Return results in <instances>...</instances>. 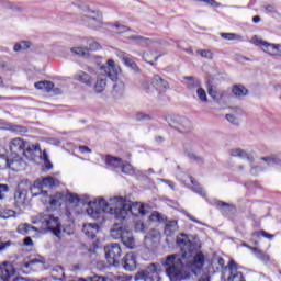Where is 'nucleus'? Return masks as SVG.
<instances>
[{
    "instance_id": "f257e3e1",
    "label": "nucleus",
    "mask_w": 281,
    "mask_h": 281,
    "mask_svg": "<svg viewBox=\"0 0 281 281\" xmlns=\"http://www.w3.org/2000/svg\"><path fill=\"white\" fill-rule=\"evenodd\" d=\"M176 243L181 250V256L170 255L162 263L170 281H184L196 276L205 265V256L199 251L196 244L187 234L177 236Z\"/></svg>"
},
{
    "instance_id": "f03ea898",
    "label": "nucleus",
    "mask_w": 281,
    "mask_h": 281,
    "mask_svg": "<svg viewBox=\"0 0 281 281\" xmlns=\"http://www.w3.org/2000/svg\"><path fill=\"white\" fill-rule=\"evenodd\" d=\"M88 214L92 218H100V214H111L116 221H126L128 216H146V206L142 202L128 203L122 196H114L106 202V200L99 198L89 202Z\"/></svg>"
},
{
    "instance_id": "7ed1b4c3",
    "label": "nucleus",
    "mask_w": 281,
    "mask_h": 281,
    "mask_svg": "<svg viewBox=\"0 0 281 281\" xmlns=\"http://www.w3.org/2000/svg\"><path fill=\"white\" fill-rule=\"evenodd\" d=\"M99 69L101 71V76L105 77H98L97 82L94 85V92L103 93L106 89V78L112 80V82H117L120 67L115 65V61L113 59H109L106 61V65H101Z\"/></svg>"
},
{
    "instance_id": "20e7f679",
    "label": "nucleus",
    "mask_w": 281,
    "mask_h": 281,
    "mask_svg": "<svg viewBox=\"0 0 281 281\" xmlns=\"http://www.w3.org/2000/svg\"><path fill=\"white\" fill-rule=\"evenodd\" d=\"M34 223L44 232H52L56 238H63V225L58 216H54L49 213H40Z\"/></svg>"
},
{
    "instance_id": "39448f33",
    "label": "nucleus",
    "mask_w": 281,
    "mask_h": 281,
    "mask_svg": "<svg viewBox=\"0 0 281 281\" xmlns=\"http://www.w3.org/2000/svg\"><path fill=\"white\" fill-rule=\"evenodd\" d=\"M60 186V180L56 179L52 176L44 177L42 179H37L34 181L33 186L31 187V194L32 196H47V190H54V188H58Z\"/></svg>"
},
{
    "instance_id": "423d86ee",
    "label": "nucleus",
    "mask_w": 281,
    "mask_h": 281,
    "mask_svg": "<svg viewBox=\"0 0 281 281\" xmlns=\"http://www.w3.org/2000/svg\"><path fill=\"white\" fill-rule=\"evenodd\" d=\"M110 234L114 240H122L123 245L127 249H135L137 244L135 243V237H133V232L124 228L122 224H114L110 231Z\"/></svg>"
},
{
    "instance_id": "0eeeda50",
    "label": "nucleus",
    "mask_w": 281,
    "mask_h": 281,
    "mask_svg": "<svg viewBox=\"0 0 281 281\" xmlns=\"http://www.w3.org/2000/svg\"><path fill=\"white\" fill-rule=\"evenodd\" d=\"M82 25H87L92 30H100L104 22L102 21V12L91 10L89 7L81 8V19Z\"/></svg>"
},
{
    "instance_id": "6e6552de",
    "label": "nucleus",
    "mask_w": 281,
    "mask_h": 281,
    "mask_svg": "<svg viewBox=\"0 0 281 281\" xmlns=\"http://www.w3.org/2000/svg\"><path fill=\"white\" fill-rule=\"evenodd\" d=\"M25 146H27V140L21 137H16L10 140V156L14 160V165L23 168V153H25Z\"/></svg>"
},
{
    "instance_id": "1a4fd4ad",
    "label": "nucleus",
    "mask_w": 281,
    "mask_h": 281,
    "mask_svg": "<svg viewBox=\"0 0 281 281\" xmlns=\"http://www.w3.org/2000/svg\"><path fill=\"white\" fill-rule=\"evenodd\" d=\"M166 120L169 126L175 128L178 133H182L183 135L192 133V121H190L188 117L173 115L167 117Z\"/></svg>"
},
{
    "instance_id": "9d476101",
    "label": "nucleus",
    "mask_w": 281,
    "mask_h": 281,
    "mask_svg": "<svg viewBox=\"0 0 281 281\" xmlns=\"http://www.w3.org/2000/svg\"><path fill=\"white\" fill-rule=\"evenodd\" d=\"M105 258L111 267L120 266V258H122V247L120 244H110L104 247Z\"/></svg>"
},
{
    "instance_id": "9b49d317",
    "label": "nucleus",
    "mask_w": 281,
    "mask_h": 281,
    "mask_svg": "<svg viewBox=\"0 0 281 281\" xmlns=\"http://www.w3.org/2000/svg\"><path fill=\"white\" fill-rule=\"evenodd\" d=\"M41 155H43V151L41 150V144H32L26 142L22 157H25L29 161H35L36 157H41Z\"/></svg>"
},
{
    "instance_id": "f8f14e48",
    "label": "nucleus",
    "mask_w": 281,
    "mask_h": 281,
    "mask_svg": "<svg viewBox=\"0 0 281 281\" xmlns=\"http://www.w3.org/2000/svg\"><path fill=\"white\" fill-rule=\"evenodd\" d=\"M65 201H67V196L63 192H57L53 195H49L48 201H47L48 212H55V210H58V207H60V205H63V203H65Z\"/></svg>"
},
{
    "instance_id": "ddd939ff",
    "label": "nucleus",
    "mask_w": 281,
    "mask_h": 281,
    "mask_svg": "<svg viewBox=\"0 0 281 281\" xmlns=\"http://www.w3.org/2000/svg\"><path fill=\"white\" fill-rule=\"evenodd\" d=\"M121 265L125 271H135L137 269V256L135 252H127L123 257Z\"/></svg>"
},
{
    "instance_id": "4468645a",
    "label": "nucleus",
    "mask_w": 281,
    "mask_h": 281,
    "mask_svg": "<svg viewBox=\"0 0 281 281\" xmlns=\"http://www.w3.org/2000/svg\"><path fill=\"white\" fill-rule=\"evenodd\" d=\"M7 168H10L14 172H19L21 170V167L14 164L12 156L0 154V170H7Z\"/></svg>"
},
{
    "instance_id": "2eb2a0df",
    "label": "nucleus",
    "mask_w": 281,
    "mask_h": 281,
    "mask_svg": "<svg viewBox=\"0 0 281 281\" xmlns=\"http://www.w3.org/2000/svg\"><path fill=\"white\" fill-rule=\"evenodd\" d=\"M261 49L269 54V56L281 57V44H271L269 42L260 41Z\"/></svg>"
},
{
    "instance_id": "dca6fc26",
    "label": "nucleus",
    "mask_w": 281,
    "mask_h": 281,
    "mask_svg": "<svg viewBox=\"0 0 281 281\" xmlns=\"http://www.w3.org/2000/svg\"><path fill=\"white\" fill-rule=\"evenodd\" d=\"M151 85L157 91H159V93H164L170 89L168 81L164 80L159 75L154 76Z\"/></svg>"
},
{
    "instance_id": "f3484780",
    "label": "nucleus",
    "mask_w": 281,
    "mask_h": 281,
    "mask_svg": "<svg viewBox=\"0 0 281 281\" xmlns=\"http://www.w3.org/2000/svg\"><path fill=\"white\" fill-rule=\"evenodd\" d=\"M74 80L86 85V87H91V85H93V79L91 76L82 70H79L74 75Z\"/></svg>"
},
{
    "instance_id": "a211bd4d",
    "label": "nucleus",
    "mask_w": 281,
    "mask_h": 281,
    "mask_svg": "<svg viewBox=\"0 0 281 281\" xmlns=\"http://www.w3.org/2000/svg\"><path fill=\"white\" fill-rule=\"evenodd\" d=\"M228 155L231 157H239V159H247L249 164H254V156H249L245 149L241 148H233L228 150Z\"/></svg>"
},
{
    "instance_id": "6ab92c4d",
    "label": "nucleus",
    "mask_w": 281,
    "mask_h": 281,
    "mask_svg": "<svg viewBox=\"0 0 281 281\" xmlns=\"http://www.w3.org/2000/svg\"><path fill=\"white\" fill-rule=\"evenodd\" d=\"M105 165L111 168V170H120V168H122L123 165V160L122 158L119 157H114L111 155L105 156Z\"/></svg>"
},
{
    "instance_id": "aec40b11",
    "label": "nucleus",
    "mask_w": 281,
    "mask_h": 281,
    "mask_svg": "<svg viewBox=\"0 0 281 281\" xmlns=\"http://www.w3.org/2000/svg\"><path fill=\"white\" fill-rule=\"evenodd\" d=\"M183 80H186V86L189 91H195L196 89L201 88V80H199L196 77L184 76Z\"/></svg>"
},
{
    "instance_id": "412c9836",
    "label": "nucleus",
    "mask_w": 281,
    "mask_h": 281,
    "mask_svg": "<svg viewBox=\"0 0 281 281\" xmlns=\"http://www.w3.org/2000/svg\"><path fill=\"white\" fill-rule=\"evenodd\" d=\"M215 205L220 207L221 212L224 214H234L236 212V206H234V204L223 202L221 200H217Z\"/></svg>"
},
{
    "instance_id": "4be33fe9",
    "label": "nucleus",
    "mask_w": 281,
    "mask_h": 281,
    "mask_svg": "<svg viewBox=\"0 0 281 281\" xmlns=\"http://www.w3.org/2000/svg\"><path fill=\"white\" fill-rule=\"evenodd\" d=\"M125 85L122 81L116 82L113 86L112 95L115 100L124 98Z\"/></svg>"
},
{
    "instance_id": "5701e85b",
    "label": "nucleus",
    "mask_w": 281,
    "mask_h": 281,
    "mask_svg": "<svg viewBox=\"0 0 281 281\" xmlns=\"http://www.w3.org/2000/svg\"><path fill=\"white\" fill-rule=\"evenodd\" d=\"M178 229H179V225L177 224V221L167 222L165 225V236H168V237L175 236Z\"/></svg>"
},
{
    "instance_id": "b1692460",
    "label": "nucleus",
    "mask_w": 281,
    "mask_h": 281,
    "mask_svg": "<svg viewBox=\"0 0 281 281\" xmlns=\"http://www.w3.org/2000/svg\"><path fill=\"white\" fill-rule=\"evenodd\" d=\"M159 278V274H150L148 272H137L134 280L135 281H139V280H144V281H157V279Z\"/></svg>"
},
{
    "instance_id": "393cba45",
    "label": "nucleus",
    "mask_w": 281,
    "mask_h": 281,
    "mask_svg": "<svg viewBox=\"0 0 281 281\" xmlns=\"http://www.w3.org/2000/svg\"><path fill=\"white\" fill-rule=\"evenodd\" d=\"M232 91L235 98H243L249 93V90H247V88H245L243 85H235Z\"/></svg>"
},
{
    "instance_id": "a878e982",
    "label": "nucleus",
    "mask_w": 281,
    "mask_h": 281,
    "mask_svg": "<svg viewBox=\"0 0 281 281\" xmlns=\"http://www.w3.org/2000/svg\"><path fill=\"white\" fill-rule=\"evenodd\" d=\"M36 227L32 226L31 224L24 223L20 224L16 228L18 234H22L23 236H27L31 232H34Z\"/></svg>"
},
{
    "instance_id": "bb28decb",
    "label": "nucleus",
    "mask_w": 281,
    "mask_h": 281,
    "mask_svg": "<svg viewBox=\"0 0 281 281\" xmlns=\"http://www.w3.org/2000/svg\"><path fill=\"white\" fill-rule=\"evenodd\" d=\"M108 25H110V27H114L113 32H115V34H124L125 32H131V27L120 22H116L114 24H108Z\"/></svg>"
},
{
    "instance_id": "cd10ccee",
    "label": "nucleus",
    "mask_w": 281,
    "mask_h": 281,
    "mask_svg": "<svg viewBox=\"0 0 281 281\" xmlns=\"http://www.w3.org/2000/svg\"><path fill=\"white\" fill-rule=\"evenodd\" d=\"M190 181L192 183L191 190L193 192H195L196 194H199L200 196H206V192L205 189H203L201 187V184H199V182H196L195 180L192 179V177H190Z\"/></svg>"
},
{
    "instance_id": "c85d7f7f",
    "label": "nucleus",
    "mask_w": 281,
    "mask_h": 281,
    "mask_svg": "<svg viewBox=\"0 0 281 281\" xmlns=\"http://www.w3.org/2000/svg\"><path fill=\"white\" fill-rule=\"evenodd\" d=\"M128 41H134L135 43H138V45H150L151 43L150 38L142 35H132L128 37Z\"/></svg>"
},
{
    "instance_id": "c756f323",
    "label": "nucleus",
    "mask_w": 281,
    "mask_h": 281,
    "mask_svg": "<svg viewBox=\"0 0 281 281\" xmlns=\"http://www.w3.org/2000/svg\"><path fill=\"white\" fill-rule=\"evenodd\" d=\"M160 269H161V266H159V263H151L147 267L146 270H143V273H149L151 276H159Z\"/></svg>"
},
{
    "instance_id": "7c9ffc66",
    "label": "nucleus",
    "mask_w": 281,
    "mask_h": 281,
    "mask_svg": "<svg viewBox=\"0 0 281 281\" xmlns=\"http://www.w3.org/2000/svg\"><path fill=\"white\" fill-rule=\"evenodd\" d=\"M161 238V233H159L157 229H150L147 233V236H145V240H153L154 243L159 240Z\"/></svg>"
},
{
    "instance_id": "2f4dec72",
    "label": "nucleus",
    "mask_w": 281,
    "mask_h": 281,
    "mask_svg": "<svg viewBox=\"0 0 281 281\" xmlns=\"http://www.w3.org/2000/svg\"><path fill=\"white\" fill-rule=\"evenodd\" d=\"M32 46V43L27 42V41H22L19 42L14 45L13 49L14 52H25V49H30V47Z\"/></svg>"
},
{
    "instance_id": "473e14b6",
    "label": "nucleus",
    "mask_w": 281,
    "mask_h": 281,
    "mask_svg": "<svg viewBox=\"0 0 281 281\" xmlns=\"http://www.w3.org/2000/svg\"><path fill=\"white\" fill-rule=\"evenodd\" d=\"M261 161H265L267 166H278L281 164V160L276 156L261 157Z\"/></svg>"
},
{
    "instance_id": "72a5a7b5",
    "label": "nucleus",
    "mask_w": 281,
    "mask_h": 281,
    "mask_svg": "<svg viewBox=\"0 0 281 281\" xmlns=\"http://www.w3.org/2000/svg\"><path fill=\"white\" fill-rule=\"evenodd\" d=\"M9 131H11V133H16V135H24V133H27V127L22 125H10Z\"/></svg>"
},
{
    "instance_id": "f704fd0d",
    "label": "nucleus",
    "mask_w": 281,
    "mask_h": 281,
    "mask_svg": "<svg viewBox=\"0 0 281 281\" xmlns=\"http://www.w3.org/2000/svg\"><path fill=\"white\" fill-rule=\"evenodd\" d=\"M71 52L77 56H81L82 58H89V48L75 47L71 48Z\"/></svg>"
},
{
    "instance_id": "c9c22d12",
    "label": "nucleus",
    "mask_w": 281,
    "mask_h": 281,
    "mask_svg": "<svg viewBox=\"0 0 281 281\" xmlns=\"http://www.w3.org/2000/svg\"><path fill=\"white\" fill-rule=\"evenodd\" d=\"M16 216V212L14 210H10V209H4L0 211V218H12Z\"/></svg>"
},
{
    "instance_id": "e433bc0d",
    "label": "nucleus",
    "mask_w": 281,
    "mask_h": 281,
    "mask_svg": "<svg viewBox=\"0 0 281 281\" xmlns=\"http://www.w3.org/2000/svg\"><path fill=\"white\" fill-rule=\"evenodd\" d=\"M123 172V175L133 176L135 175V169H133V166L131 164H124L119 168Z\"/></svg>"
},
{
    "instance_id": "4c0bfd02",
    "label": "nucleus",
    "mask_w": 281,
    "mask_h": 281,
    "mask_svg": "<svg viewBox=\"0 0 281 281\" xmlns=\"http://www.w3.org/2000/svg\"><path fill=\"white\" fill-rule=\"evenodd\" d=\"M251 251L259 258V260H263V262H269V256H267L260 248H251Z\"/></svg>"
},
{
    "instance_id": "58836bf2",
    "label": "nucleus",
    "mask_w": 281,
    "mask_h": 281,
    "mask_svg": "<svg viewBox=\"0 0 281 281\" xmlns=\"http://www.w3.org/2000/svg\"><path fill=\"white\" fill-rule=\"evenodd\" d=\"M196 54H199V56H201L202 58H206L207 60H212L214 58V53L209 49H198Z\"/></svg>"
},
{
    "instance_id": "ea45409f",
    "label": "nucleus",
    "mask_w": 281,
    "mask_h": 281,
    "mask_svg": "<svg viewBox=\"0 0 281 281\" xmlns=\"http://www.w3.org/2000/svg\"><path fill=\"white\" fill-rule=\"evenodd\" d=\"M148 227H149V223L146 222H137L135 225V229L136 232H140V234H146V232H148Z\"/></svg>"
},
{
    "instance_id": "a19ab883",
    "label": "nucleus",
    "mask_w": 281,
    "mask_h": 281,
    "mask_svg": "<svg viewBox=\"0 0 281 281\" xmlns=\"http://www.w3.org/2000/svg\"><path fill=\"white\" fill-rule=\"evenodd\" d=\"M220 36L224 38V41H236L240 40V35L236 33H220Z\"/></svg>"
},
{
    "instance_id": "79ce46f5",
    "label": "nucleus",
    "mask_w": 281,
    "mask_h": 281,
    "mask_svg": "<svg viewBox=\"0 0 281 281\" xmlns=\"http://www.w3.org/2000/svg\"><path fill=\"white\" fill-rule=\"evenodd\" d=\"M196 95H198L199 100H201L202 102H204V103L207 102V92H205V89L198 88Z\"/></svg>"
},
{
    "instance_id": "37998d69",
    "label": "nucleus",
    "mask_w": 281,
    "mask_h": 281,
    "mask_svg": "<svg viewBox=\"0 0 281 281\" xmlns=\"http://www.w3.org/2000/svg\"><path fill=\"white\" fill-rule=\"evenodd\" d=\"M134 117H135L136 122H146V121L150 120V115H148L144 112H137Z\"/></svg>"
},
{
    "instance_id": "c03bdc74",
    "label": "nucleus",
    "mask_w": 281,
    "mask_h": 281,
    "mask_svg": "<svg viewBox=\"0 0 281 281\" xmlns=\"http://www.w3.org/2000/svg\"><path fill=\"white\" fill-rule=\"evenodd\" d=\"M88 280L89 281H109V278L104 276L95 274L92 272L90 276H88Z\"/></svg>"
},
{
    "instance_id": "a18cd8bd",
    "label": "nucleus",
    "mask_w": 281,
    "mask_h": 281,
    "mask_svg": "<svg viewBox=\"0 0 281 281\" xmlns=\"http://www.w3.org/2000/svg\"><path fill=\"white\" fill-rule=\"evenodd\" d=\"M122 60L124 63V65H126V67H131V69H137V64L135 61H133V59L123 56Z\"/></svg>"
},
{
    "instance_id": "49530a36",
    "label": "nucleus",
    "mask_w": 281,
    "mask_h": 281,
    "mask_svg": "<svg viewBox=\"0 0 281 281\" xmlns=\"http://www.w3.org/2000/svg\"><path fill=\"white\" fill-rule=\"evenodd\" d=\"M266 14H279L278 9H276V5L273 4H267L263 7Z\"/></svg>"
},
{
    "instance_id": "de8ad7c7",
    "label": "nucleus",
    "mask_w": 281,
    "mask_h": 281,
    "mask_svg": "<svg viewBox=\"0 0 281 281\" xmlns=\"http://www.w3.org/2000/svg\"><path fill=\"white\" fill-rule=\"evenodd\" d=\"M225 117L227 122L234 124L235 126H238L240 124V120H238V117H236L234 114H226Z\"/></svg>"
},
{
    "instance_id": "09e8293b",
    "label": "nucleus",
    "mask_w": 281,
    "mask_h": 281,
    "mask_svg": "<svg viewBox=\"0 0 281 281\" xmlns=\"http://www.w3.org/2000/svg\"><path fill=\"white\" fill-rule=\"evenodd\" d=\"M252 236H257V237L263 236V238H269V240H272V238H274V235H271L265 231L255 232L252 233Z\"/></svg>"
},
{
    "instance_id": "8fccbe9b",
    "label": "nucleus",
    "mask_w": 281,
    "mask_h": 281,
    "mask_svg": "<svg viewBox=\"0 0 281 281\" xmlns=\"http://www.w3.org/2000/svg\"><path fill=\"white\" fill-rule=\"evenodd\" d=\"M7 192H10V187H8V184H0V201H3V199H5Z\"/></svg>"
},
{
    "instance_id": "3c124183",
    "label": "nucleus",
    "mask_w": 281,
    "mask_h": 281,
    "mask_svg": "<svg viewBox=\"0 0 281 281\" xmlns=\"http://www.w3.org/2000/svg\"><path fill=\"white\" fill-rule=\"evenodd\" d=\"M66 201H69V203H78L80 201V198H78V194L74 193H67L65 194Z\"/></svg>"
},
{
    "instance_id": "603ef678",
    "label": "nucleus",
    "mask_w": 281,
    "mask_h": 281,
    "mask_svg": "<svg viewBox=\"0 0 281 281\" xmlns=\"http://www.w3.org/2000/svg\"><path fill=\"white\" fill-rule=\"evenodd\" d=\"M153 56H155V53L148 52L143 54V58L145 63H148L149 65H155V61H153Z\"/></svg>"
},
{
    "instance_id": "864d4df0",
    "label": "nucleus",
    "mask_w": 281,
    "mask_h": 281,
    "mask_svg": "<svg viewBox=\"0 0 281 281\" xmlns=\"http://www.w3.org/2000/svg\"><path fill=\"white\" fill-rule=\"evenodd\" d=\"M228 281H245V279L243 278V272H236L234 274H231L228 277Z\"/></svg>"
},
{
    "instance_id": "5fc2aeb1",
    "label": "nucleus",
    "mask_w": 281,
    "mask_h": 281,
    "mask_svg": "<svg viewBox=\"0 0 281 281\" xmlns=\"http://www.w3.org/2000/svg\"><path fill=\"white\" fill-rule=\"evenodd\" d=\"M189 159H192V161H195L196 164H203V157L198 156L194 153H188Z\"/></svg>"
},
{
    "instance_id": "6e6d98bb",
    "label": "nucleus",
    "mask_w": 281,
    "mask_h": 281,
    "mask_svg": "<svg viewBox=\"0 0 281 281\" xmlns=\"http://www.w3.org/2000/svg\"><path fill=\"white\" fill-rule=\"evenodd\" d=\"M228 269L231 271V276H234V273H236V271H238V263H236V261L231 260L228 263Z\"/></svg>"
},
{
    "instance_id": "4d7b16f0",
    "label": "nucleus",
    "mask_w": 281,
    "mask_h": 281,
    "mask_svg": "<svg viewBox=\"0 0 281 281\" xmlns=\"http://www.w3.org/2000/svg\"><path fill=\"white\" fill-rule=\"evenodd\" d=\"M116 281H133V276L128 274H119L115 277Z\"/></svg>"
},
{
    "instance_id": "13d9d810",
    "label": "nucleus",
    "mask_w": 281,
    "mask_h": 281,
    "mask_svg": "<svg viewBox=\"0 0 281 281\" xmlns=\"http://www.w3.org/2000/svg\"><path fill=\"white\" fill-rule=\"evenodd\" d=\"M44 89L47 93L52 92V89H54V82L44 80Z\"/></svg>"
},
{
    "instance_id": "bf43d9fd",
    "label": "nucleus",
    "mask_w": 281,
    "mask_h": 281,
    "mask_svg": "<svg viewBox=\"0 0 281 281\" xmlns=\"http://www.w3.org/2000/svg\"><path fill=\"white\" fill-rule=\"evenodd\" d=\"M140 87L144 91H146V93H149L150 82H148V80H143Z\"/></svg>"
},
{
    "instance_id": "052dcab7",
    "label": "nucleus",
    "mask_w": 281,
    "mask_h": 281,
    "mask_svg": "<svg viewBox=\"0 0 281 281\" xmlns=\"http://www.w3.org/2000/svg\"><path fill=\"white\" fill-rule=\"evenodd\" d=\"M12 241L8 240V241H1L0 240V251H4V249H8V247H11Z\"/></svg>"
},
{
    "instance_id": "680f3d73",
    "label": "nucleus",
    "mask_w": 281,
    "mask_h": 281,
    "mask_svg": "<svg viewBox=\"0 0 281 281\" xmlns=\"http://www.w3.org/2000/svg\"><path fill=\"white\" fill-rule=\"evenodd\" d=\"M202 2L213 5V8H221V3L216 2V0H202Z\"/></svg>"
},
{
    "instance_id": "e2e57ef3",
    "label": "nucleus",
    "mask_w": 281,
    "mask_h": 281,
    "mask_svg": "<svg viewBox=\"0 0 281 281\" xmlns=\"http://www.w3.org/2000/svg\"><path fill=\"white\" fill-rule=\"evenodd\" d=\"M89 49H90V52H95V50L100 49V44L98 42H91L89 44Z\"/></svg>"
},
{
    "instance_id": "0e129e2a",
    "label": "nucleus",
    "mask_w": 281,
    "mask_h": 281,
    "mask_svg": "<svg viewBox=\"0 0 281 281\" xmlns=\"http://www.w3.org/2000/svg\"><path fill=\"white\" fill-rule=\"evenodd\" d=\"M209 95L213 98V100H218V92L212 88L209 89Z\"/></svg>"
},
{
    "instance_id": "69168bd1",
    "label": "nucleus",
    "mask_w": 281,
    "mask_h": 281,
    "mask_svg": "<svg viewBox=\"0 0 281 281\" xmlns=\"http://www.w3.org/2000/svg\"><path fill=\"white\" fill-rule=\"evenodd\" d=\"M35 89L43 90L45 89V81H37L34 83Z\"/></svg>"
},
{
    "instance_id": "338daca9",
    "label": "nucleus",
    "mask_w": 281,
    "mask_h": 281,
    "mask_svg": "<svg viewBox=\"0 0 281 281\" xmlns=\"http://www.w3.org/2000/svg\"><path fill=\"white\" fill-rule=\"evenodd\" d=\"M24 245L25 247H32V245H34V241H32V237L24 238Z\"/></svg>"
},
{
    "instance_id": "774afa93",
    "label": "nucleus",
    "mask_w": 281,
    "mask_h": 281,
    "mask_svg": "<svg viewBox=\"0 0 281 281\" xmlns=\"http://www.w3.org/2000/svg\"><path fill=\"white\" fill-rule=\"evenodd\" d=\"M1 69H3V71H12V66H10L5 63H2L1 64Z\"/></svg>"
}]
</instances>
